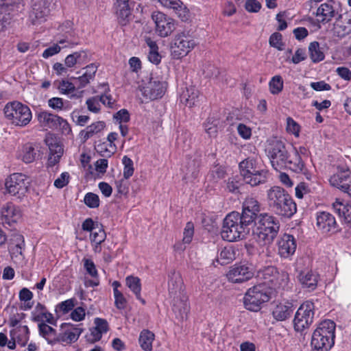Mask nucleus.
<instances>
[{
  "instance_id": "50",
  "label": "nucleus",
  "mask_w": 351,
  "mask_h": 351,
  "mask_svg": "<svg viewBox=\"0 0 351 351\" xmlns=\"http://www.w3.org/2000/svg\"><path fill=\"white\" fill-rule=\"evenodd\" d=\"M97 229L90 232V239L92 243L101 244L105 241L106 234L102 228H97Z\"/></svg>"
},
{
  "instance_id": "56",
  "label": "nucleus",
  "mask_w": 351,
  "mask_h": 351,
  "mask_svg": "<svg viewBox=\"0 0 351 351\" xmlns=\"http://www.w3.org/2000/svg\"><path fill=\"white\" fill-rule=\"evenodd\" d=\"M100 101L95 97H92L86 100L88 110L94 113H98L100 111Z\"/></svg>"
},
{
  "instance_id": "26",
  "label": "nucleus",
  "mask_w": 351,
  "mask_h": 351,
  "mask_svg": "<svg viewBox=\"0 0 351 351\" xmlns=\"http://www.w3.org/2000/svg\"><path fill=\"white\" fill-rule=\"evenodd\" d=\"M294 311L293 303L286 302L277 304L272 310L273 317L278 322L289 319Z\"/></svg>"
},
{
  "instance_id": "3",
  "label": "nucleus",
  "mask_w": 351,
  "mask_h": 351,
  "mask_svg": "<svg viewBox=\"0 0 351 351\" xmlns=\"http://www.w3.org/2000/svg\"><path fill=\"white\" fill-rule=\"evenodd\" d=\"M335 323L330 319L320 322L311 337L312 350L329 351L335 344Z\"/></svg>"
},
{
  "instance_id": "4",
  "label": "nucleus",
  "mask_w": 351,
  "mask_h": 351,
  "mask_svg": "<svg viewBox=\"0 0 351 351\" xmlns=\"http://www.w3.org/2000/svg\"><path fill=\"white\" fill-rule=\"evenodd\" d=\"M249 226L241 218L239 212H231L223 219L221 231V238L229 242L243 239L250 231Z\"/></svg>"
},
{
  "instance_id": "15",
  "label": "nucleus",
  "mask_w": 351,
  "mask_h": 351,
  "mask_svg": "<svg viewBox=\"0 0 351 351\" xmlns=\"http://www.w3.org/2000/svg\"><path fill=\"white\" fill-rule=\"evenodd\" d=\"M152 17L155 23L156 33L159 36L167 37L176 29L175 21L162 12H154Z\"/></svg>"
},
{
  "instance_id": "1",
  "label": "nucleus",
  "mask_w": 351,
  "mask_h": 351,
  "mask_svg": "<svg viewBox=\"0 0 351 351\" xmlns=\"http://www.w3.org/2000/svg\"><path fill=\"white\" fill-rule=\"evenodd\" d=\"M269 209L276 215L291 218L297 211L296 204L283 188L274 186L267 191Z\"/></svg>"
},
{
  "instance_id": "28",
  "label": "nucleus",
  "mask_w": 351,
  "mask_h": 351,
  "mask_svg": "<svg viewBox=\"0 0 351 351\" xmlns=\"http://www.w3.org/2000/svg\"><path fill=\"white\" fill-rule=\"evenodd\" d=\"M164 7L172 9L182 21L188 19L189 11L180 0H158Z\"/></svg>"
},
{
  "instance_id": "32",
  "label": "nucleus",
  "mask_w": 351,
  "mask_h": 351,
  "mask_svg": "<svg viewBox=\"0 0 351 351\" xmlns=\"http://www.w3.org/2000/svg\"><path fill=\"white\" fill-rule=\"evenodd\" d=\"M39 335L45 338L48 343L55 344L58 340V333L56 330L47 324L42 322L38 324Z\"/></svg>"
},
{
  "instance_id": "43",
  "label": "nucleus",
  "mask_w": 351,
  "mask_h": 351,
  "mask_svg": "<svg viewBox=\"0 0 351 351\" xmlns=\"http://www.w3.org/2000/svg\"><path fill=\"white\" fill-rule=\"evenodd\" d=\"M350 205L346 201L340 199H336L332 204L334 211L343 219L347 211H349Z\"/></svg>"
},
{
  "instance_id": "59",
  "label": "nucleus",
  "mask_w": 351,
  "mask_h": 351,
  "mask_svg": "<svg viewBox=\"0 0 351 351\" xmlns=\"http://www.w3.org/2000/svg\"><path fill=\"white\" fill-rule=\"evenodd\" d=\"M269 44L271 47H274L278 50H282V47L283 45L282 43V35L278 32L272 34L269 38Z\"/></svg>"
},
{
  "instance_id": "58",
  "label": "nucleus",
  "mask_w": 351,
  "mask_h": 351,
  "mask_svg": "<svg viewBox=\"0 0 351 351\" xmlns=\"http://www.w3.org/2000/svg\"><path fill=\"white\" fill-rule=\"evenodd\" d=\"M114 297L115 306L119 310L125 309L126 308L128 302L123 294L121 292H117V293L114 294Z\"/></svg>"
},
{
  "instance_id": "9",
  "label": "nucleus",
  "mask_w": 351,
  "mask_h": 351,
  "mask_svg": "<svg viewBox=\"0 0 351 351\" xmlns=\"http://www.w3.org/2000/svg\"><path fill=\"white\" fill-rule=\"evenodd\" d=\"M315 305L311 301L303 302L297 310L294 319V330L303 333L308 329L313 322Z\"/></svg>"
},
{
  "instance_id": "17",
  "label": "nucleus",
  "mask_w": 351,
  "mask_h": 351,
  "mask_svg": "<svg viewBox=\"0 0 351 351\" xmlns=\"http://www.w3.org/2000/svg\"><path fill=\"white\" fill-rule=\"evenodd\" d=\"M351 171L345 164H339L333 167V172L329 179L330 184L342 191L345 190L348 180L350 178Z\"/></svg>"
},
{
  "instance_id": "23",
  "label": "nucleus",
  "mask_w": 351,
  "mask_h": 351,
  "mask_svg": "<svg viewBox=\"0 0 351 351\" xmlns=\"http://www.w3.org/2000/svg\"><path fill=\"white\" fill-rule=\"evenodd\" d=\"M278 269L274 266L264 267L257 272V278L263 281L259 285H263L271 289L272 287H275L277 285H280L278 282Z\"/></svg>"
},
{
  "instance_id": "24",
  "label": "nucleus",
  "mask_w": 351,
  "mask_h": 351,
  "mask_svg": "<svg viewBox=\"0 0 351 351\" xmlns=\"http://www.w3.org/2000/svg\"><path fill=\"white\" fill-rule=\"evenodd\" d=\"M298 279L303 289L313 291L317 287L319 275L312 270H304L300 271Z\"/></svg>"
},
{
  "instance_id": "35",
  "label": "nucleus",
  "mask_w": 351,
  "mask_h": 351,
  "mask_svg": "<svg viewBox=\"0 0 351 351\" xmlns=\"http://www.w3.org/2000/svg\"><path fill=\"white\" fill-rule=\"evenodd\" d=\"M105 127L106 123L104 121H97L87 126L84 130H82L80 134L83 138L84 141H86L95 134H97L102 131Z\"/></svg>"
},
{
  "instance_id": "45",
  "label": "nucleus",
  "mask_w": 351,
  "mask_h": 351,
  "mask_svg": "<svg viewBox=\"0 0 351 351\" xmlns=\"http://www.w3.org/2000/svg\"><path fill=\"white\" fill-rule=\"evenodd\" d=\"M335 31L338 36L343 37L351 33V14L346 22L342 24L335 25Z\"/></svg>"
},
{
  "instance_id": "38",
  "label": "nucleus",
  "mask_w": 351,
  "mask_h": 351,
  "mask_svg": "<svg viewBox=\"0 0 351 351\" xmlns=\"http://www.w3.org/2000/svg\"><path fill=\"white\" fill-rule=\"evenodd\" d=\"M12 330L17 343L22 347L25 346L29 339V330L27 326H20Z\"/></svg>"
},
{
  "instance_id": "14",
  "label": "nucleus",
  "mask_w": 351,
  "mask_h": 351,
  "mask_svg": "<svg viewBox=\"0 0 351 351\" xmlns=\"http://www.w3.org/2000/svg\"><path fill=\"white\" fill-rule=\"evenodd\" d=\"M53 0H32L29 18L32 23L36 25L45 21L53 7Z\"/></svg>"
},
{
  "instance_id": "52",
  "label": "nucleus",
  "mask_w": 351,
  "mask_h": 351,
  "mask_svg": "<svg viewBox=\"0 0 351 351\" xmlns=\"http://www.w3.org/2000/svg\"><path fill=\"white\" fill-rule=\"evenodd\" d=\"M194 234V226L192 222H188L184 229L182 243L189 244L191 242Z\"/></svg>"
},
{
  "instance_id": "42",
  "label": "nucleus",
  "mask_w": 351,
  "mask_h": 351,
  "mask_svg": "<svg viewBox=\"0 0 351 351\" xmlns=\"http://www.w3.org/2000/svg\"><path fill=\"white\" fill-rule=\"evenodd\" d=\"M283 80L280 75L274 76L269 82V91L272 95H278L283 89Z\"/></svg>"
},
{
  "instance_id": "64",
  "label": "nucleus",
  "mask_w": 351,
  "mask_h": 351,
  "mask_svg": "<svg viewBox=\"0 0 351 351\" xmlns=\"http://www.w3.org/2000/svg\"><path fill=\"white\" fill-rule=\"evenodd\" d=\"M245 8L249 12H258L261 8V3L257 0H247Z\"/></svg>"
},
{
  "instance_id": "34",
  "label": "nucleus",
  "mask_w": 351,
  "mask_h": 351,
  "mask_svg": "<svg viewBox=\"0 0 351 351\" xmlns=\"http://www.w3.org/2000/svg\"><path fill=\"white\" fill-rule=\"evenodd\" d=\"M24 247L25 241L23 236L20 234H13L8 245V250L10 254L15 256L19 254L21 255Z\"/></svg>"
},
{
  "instance_id": "13",
  "label": "nucleus",
  "mask_w": 351,
  "mask_h": 351,
  "mask_svg": "<svg viewBox=\"0 0 351 351\" xmlns=\"http://www.w3.org/2000/svg\"><path fill=\"white\" fill-rule=\"evenodd\" d=\"M27 178L21 173H14L5 180V193L21 199L28 191Z\"/></svg>"
},
{
  "instance_id": "16",
  "label": "nucleus",
  "mask_w": 351,
  "mask_h": 351,
  "mask_svg": "<svg viewBox=\"0 0 351 351\" xmlns=\"http://www.w3.org/2000/svg\"><path fill=\"white\" fill-rule=\"evenodd\" d=\"M167 84L158 77H151L149 81L143 86L141 90L143 97L150 100L161 98L165 93Z\"/></svg>"
},
{
  "instance_id": "33",
  "label": "nucleus",
  "mask_w": 351,
  "mask_h": 351,
  "mask_svg": "<svg viewBox=\"0 0 351 351\" xmlns=\"http://www.w3.org/2000/svg\"><path fill=\"white\" fill-rule=\"evenodd\" d=\"M125 284L130 291L135 295L136 298L143 304H145V300L142 298L141 295V283L140 278L134 276H128L125 278Z\"/></svg>"
},
{
  "instance_id": "30",
  "label": "nucleus",
  "mask_w": 351,
  "mask_h": 351,
  "mask_svg": "<svg viewBox=\"0 0 351 351\" xmlns=\"http://www.w3.org/2000/svg\"><path fill=\"white\" fill-rule=\"evenodd\" d=\"M285 167L289 169L292 171L300 173L305 172V165L304 160L300 158V156H295V154L293 153V156L289 154L288 157L287 158L286 161H285V164L282 167Z\"/></svg>"
},
{
  "instance_id": "39",
  "label": "nucleus",
  "mask_w": 351,
  "mask_h": 351,
  "mask_svg": "<svg viewBox=\"0 0 351 351\" xmlns=\"http://www.w3.org/2000/svg\"><path fill=\"white\" fill-rule=\"evenodd\" d=\"M308 52L310 58L314 63L319 62L325 58L324 53L319 46V43L317 41L312 42L309 44Z\"/></svg>"
},
{
  "instance_id": "54",
  "label": "nucleus",
  "mask_w": 351,
  "mask_h": 351,
  "mask_svg": "<svg viewBox=\"0 0 351 351\" xmlns=\"http://www.w3.org/2000/svg\"><path fill=\"white\" fill-rule=\"evenodd\" d=\"M203 71L206 77L208 78H217L220 74L219 69L212 64H206Z\"/></svg>"
},
{
  "instance_id": "11",
  "label": "nucleus",
  "mask_w": 351,
  "mask_h": 351,
  "mask_svg": "<svg viewBox=\"0 0 351 351\" xmlns=\"http://www.w3.org/2000/svg\"><path fill=\"white\" fill-rule=\"evenodd\" d=\"M256 271V267L252 263L243 261L230 267L226 277L232 283H243L251 280Z\"/></svg>"
},
{
  "instance_id": "63",
  "label": "nucleus",
  "mask_w": 351,
  "mask_h": 351,
  "mask_svg": "<svg viewBox=\"0 0 351 351\" xmlns=\"http://www.w3.org/2000/svg\"><path fill=\"white\" fill-rule=\"evenodd\" d=\"M102 333L97 330L95 327L90 329V333L86 335V337L87 341L91 343H94L101 339Z\"/></svg>"
},
{
  "instance_id": "27",
  "label": "nucleus",
  "mask_w": 351,
  "mask_h": 351,
  "mask_svg": "<svg viewBox=\"0 0 351 351\" xmlns=\"http://www.w3.org/2000/svg\"><path fill=\"white\" fill-rule=\"evenodd\" d=\"M46 143L49 147V155L48 158V165L53 167L59 162L63 154L62 146L53 138L47 139Z\"/></svg>"
},
{
  "instance_id": "5",
  "label": "nucleus",
  "mask_w": 351,
  "mask_h": 351,
  "mask_svg": "<svg viewBox=\"0 0 351 351\" xmlns=\"http://www.w3.org/2000/svg\"><path fill=\"white\" fill-rule=\"evenodd\" d=\"M169 292L173 298L172 310L177 319L183 320L186 319L190 311V306L188 302V298L181 291V285L179 276H176L175 280L173 278L169 281Z\"/></svg>"
},
{
  "instance_id": "31",
  "label": "nucleus",
  "mask_w": 351,
  "mask_h": 351,
  "mask_svg": "<svg viewBox=\"0 0 351 351\" xmlns=\"http://www.w3.org/2000/svg\"><path fill=\"white\" fill-rule=\"evenodd\" d=\"M60 117L52 113L43 111L38 114V120L43 128L56 129L58 128V121Z\"/></svg>"
},
{
  "instance_id": "7",
  "label": "nucleus",
  "mask_w": 351,
  "mask_h": 351,
  "mask_svg": "<svg viewBox=\"0 0 351 351\" xmlns=\"http://www.w3.org/2000/svg\"><path fill=\"white\" fill-rule=\"evenodd\" d=\"M271 289L263 285H256L246 292L243 302L245 307L251 311H258L261 305L271 298Z\"/></svg>"
},
{
  "instance_id": "37",
  "label": "nucleus",
  "mask_w": 351,
  "mask_h": 351,
  "mask_svg": "<svg viewBox=\"0 0 351 351\" xmlns=\"http://www.w3.org/2000/svg\"><path fill=\"white\" fill-rule=\"evenodd\" d=\"M154 339V334L148 330H143L141 331L138 341L143 350L145 351H151L152 350V343Z\"/></svg>"
},
{
  "instance_id": "46",
  "label": "nucleus",
  "mask_w": 351,
  "mask_h": 351,
  "mask_svg": "<svg viewBox=\"0 0 351 351\" xmlns=\"http://www.w3.org/2000/svg\"><path fill=\"white\" fill-rule=\"evenodd\" d=\"M219 121L213 117H208L204 123L206 132L210 136H215L217 133V125Z\"/></svg>"
},
{
  "instance_id": "2",
  "label": "nucleus",
  "mask_w": 351,
  "mask_h": 351,
  "mask_svg": "<svg viewBox=\"0 0 351 351\" xmlns=\"http://www.w3.org/2000/svg\"><path fill=\"white\" fill-rule=\"evenodd\" d=\"M254 223L256 225L254 235L256 241L263 245L271 244L280 230L279 221L268 213H261Z\"/></svg>"
},
{
  "instance_id": "51",
  "label": "nucleus",
  "mask_w": 351,
  "mask_h": 351,
  "mask_svg": "<svg viewBox=\"0 0 351 351\" xmlns=\"http://www.w3.org/2000/svg\"><path fill=\"white\" fill-rule=\"evenodd\" d=\"M78 66L84 65L91 60V54L88 51L81 50L74 52Z\"/></svg>"
},
{
  "instance_id": "21",
  "label": "nucleus",
  "mask_w": 351,
  "mask_h": 351,
  "mask_svg": "<svg viewBox=\"0 0 351 351\" xmlns=\"http://www.w3.org/2000/svg\"><path fill=\"white\" fill-rule=\"evenodd\" d=\"M83 329L71 323H62L60 326V332L58 334L57 343H66L70 344L77 341Z\"/></svg>"
},
{
  "instance_id": "61",
  "label": "nucleus",
  "mask_w": 351,
  "mask_h": 351,
  "mask_svg": "<svg viewBox=\"0 0 351 351\" xmlns=\"http://www.w3.org/2000/svg\"><path fill=\"white\" fill-rule=\"evenodd\" d=\"M69 178V173L68 172H63L60 177L54 181V186L58 189H62L68 184Z\"/></svg>"
},
{
  "instance_id": "57",
  "label": "nucleus",
  "mask_w": 351,
  "mask_h": 351,
  "mask_svg": "<svg viewBox=\"0 0 351 351\" xmlns=\"http://www.w3.org/2000/svg\"><path fill=\"white\" fill-rule=\"evenodd\" d=\"M113 118L117 122L121 124V123L128 122L130 121V117L129 112L126 109H121L113 115Z\"/></svg>"
},
{
  "instance_id": "48",
  "label": "nucleus",
  "mask_w": 351,
  "mask_h": 351,
  "mask_svg": "<svg viewBox=\"0 0 351 351\" xmlns=\"http://www.w3.org/2000/svg\"><path fill=\"white\" fill-rule=\"evenodd\" d=\"M75 298H71L59 303L56 306V312L57 313L60 312L62 314L69 313L75 306Z\"/></svg>"
},
{
  "instance_id": "19",
  "label": "nucleus",
  "mask_w": 351,
  "mask_h": 351,
  "mask_svg": "<svg viewBox=\"0 0 351 351\" xmlns=\"http://www.w3.org/2000/svg\"><path fill=\"white\" fill-rule=\"evenodd\" d=\"M278 254L283 258H290L295 252L297 241L295 238L289 234H284L277 241Z\"/></svg>"
},
{
  "instance_id": "25",
  "label": "nucleus",
  "mask_w": 351,
  "mask_h": 351,
  "mask_svg": "<svg viewBox=\"0 0 351 351\" xmlns=\"http://www.w3.org/2000/svg\"><path fill=\"white\" fill-rule=\"evenodd\" d=\"M337 3L333 0H328L322 3L317 9L316 16L321 17V22L326 23L332 19L337 14L336 11Z\"/></svg>"
},
{
  "instance_id": "60",
  "label": "nucleus",
  "mask_w": 351,
  "mask_h": 351,
  "mask_svg": "<svg viewBox=\"0 0 351 351\" xmlns=\"http://www.w3.org/2000/svg\"><path fill=\"white\" fill-rule=\"evenodd\" d=\"M287 130L296 136H298L300 125L291 117H288L287 119Z\"/></svg>"
},
{
  "instance_id": "8",
  "label": "nucleus",
  "mask_w": 351,
  "mask_h": 351,
  "mask_svg": "<svg viewBox=\"0 0 351 351\" xmlns=\"http://www.w3.org/2000/svg\"><path fill=\"white\" fill-rule=\"evenodd\" d=\"M3 110L5 116L18 126L27 125L32 117L29 108L16 101L8 103Z\"/></svg>"
},
{
  "instance_id": "40",
  "label": "nucleus",
  "mask_w": 351,
  "mask_h": 351,
  "mask_svg": "<svg viewBox=\"0 0 351 351\" xmlns=\"http://www.w3.org/2000/svg\"><path fill=\"white\" fill-rule=\"evenodd\" d=\"M37 151L30 143L25 145L22 149L21 159L25 163L34 162L38 157Z\"/></svg>"
},
{
  "instance_id": "22",
  "label": "nucleus",
  "mask_w": 351,
  "mask_h": 351,
  "mask_svg": "<svg viewBox=\"0 0 351 351\" xmlns=\"http://www.w3.org/2000/svg\"><path fill=\"white\" fill-rule=\"evenodd\" d=\"M21 216V209L11 202L3 205L1 209V220L3 224L12 226L17 223Z\"/></svg>"
},
{
  "instance_id": "41",
  "label": "nucleus",
  "mask_w": 351,
  "mask_h": 351,
  "mask_svg": "<svg viewBox=\"0 0 351 351\" xmlns=\"http://www.w3.org/2000/svg\"><path fill=\"white\" fill-rule=\"evenodd\" d=\"M199 97V91L194 87L187 88L182 98L185 99L186 105L191 108L195 105Z\"/></svg>"
},
{
  "instance_id": "55",
  "label": "nucleus",
  "mask_w": 351,
  "mask_h": 351,
  "mask_svg": "<svg viewBox=\"0 0 351 351\" xmlns=\"http://www.w3.org/2000/svg\"><path fill=\"white\" fill-rule=\"evenodd\" d=\"M241 184L237 177L230 178L226 182V189L233 193H239Z\"/></svg>"
},
{
  "instance_id": "44",
  "label": "nucleus",
  "mask_w": 351,
  "mask_h": 351,
  "mask_svg": "<svg viewBox=\"0 0 351 351\" xmlns=\"http://www.w3.org/2000/svg\"><path fill=\"white\" fill-rule=\"evenodd\" d=\"M23 0H0V9L1 12H8L17 10L19 5Z\"/></svg>"
},
{
  "instance_id": "62",
  "label": "nucleus",
  "mask_w": 351,
  "mask_h": 351,
  "mask_svg": "<svg viewBox=\"0 0 351 351\" xmlns=\"http://www.w3.org/2000/svg\"><path fill=\"white\" fill-rule=\"evenodd\" d=\"M58 89L62 93L68 94L73 92L75 89V85L68 80H62L58 86Z\"/></svg>"
},
{
  "instance_id": "36",
  "label": "nucleus",
  "mask_w": 351,
  "mask_h": 351,
  "mask_svg": "<svg viewBox=\"0 0 351 351\" xmlns=\"http://www.w3.org/2000/svg\"><path fill=\"white\" fill-rule=\"evenodd\" d=\"M236 258V252L232 246L223 247L217 258V261L221 265H225Z\"/></svg>"
},
{
  "instance_id": "47",
  "label": "nucleus",
  "mask_w": 351,
  "mask_h": 351,
  "mask_svg": "<svg viewBox=\"0 0 351 351\" xmlns=\"http://www.w3.org/2000/svg\"><path fill=\"white\" fill-rule=\"evenodd\" d=\"M122 163L124 165L123 178L125 180L129 179L134 173V163L131 158L127 156H124L122 158Z\"/></svg>"
},
{
  "instance_id": "6",
  "label": "nucleus",
  "mask_w": 351,
  "mask_h": 351,
  "mask_svg": "<svg viewBox=\"0 0 351 351\" xmlns=\"http://www.w3.org/2000/svg\"><path fill=\"white\" fill-rule=\"evenodd\" d=\"M241 176L246 184L252 186L264 184L267 180V171L261 169L254 158H247L239 163Z\"/></svg>"
},
{
  "instance_id": "49",
  "label": "nucleus",
  "mask_w": 351,
  "mask_h": 351,
  "mask_svg": "<svg viewBox=\"0 0 351 351\" xmlns=\"http://www.w3.org/2000/svg\"><path fill=\"white\" fill-rule=\"evenodd\" d=\"M84 204L90 208H96L99 206V198L97 194L88 193L84 198Z\"/></svg>"
},
{
  "instance_id": "18",
  "label": "nucleus",
  "mask_w": 351,
  "mask_h": 351,
  "mask_svg": "<svg viewBox=\"0 0 351 351\" xmlns=\"http://www.w3.org/2000/svg\"><path fill=\"white\" fill-rule=\"evenodd\" d=\"M260 204L258 200L252 197H247L242 205L241 218L249 226L252 225L259 215Z\"/></svg>"
},
{
  "instance_id": "29",
  "label": "nucleus",
  "mask_w": 351,
  "mask_h": 351,
  "mask_svg": "<svg viewBox=\"0 0 351 351\" xmlns=\"http://www.w3.org/2000/svg\"><path fill=\"white\" fill-rule=\"evenodd\" d=\"M114 8L119 23L122 25H125L129 21L132 12L129 0H117Z\"/></svg>"
},
{
  "instance_id": "53",
  "label": "nucleus",
  "mask_w": 351,
  "mask_h": 351,
  "mask_svg": "<svg viewBox=\"0 0 351 351\" xmlns=\"http://www.w3.org/2000/svg\"><path fill=\"white\" fill-rule=\"evenodd\" d=\"M84 267L86 272L93 278H97L98 276L97 270L94 262L89 258H83Z\"/></svg>"
},
{
  "instance_id": "20",
  "label": "nucleus",
  "mask_w": 351,
  "mask_h": 351,
  "mask_svg": "<svg viewBox=\"0 0 351 351\" xmlns=\"http://www.w3.org/2000/svg\"><path fill=\"white\" fill-rule=\"evenodd\" d=\"M316 220L317 228L323 234H334L339 230V226L335 217L328 212L317 213Z\"/></svg>"
},
{
  "instance_id": "12",
  "label": "nucleus",
  "mask_w": 351,
  "mask_h": 351,
  "mask_svg": "<svg viewBox=\"0 0 351 351\" xmlns=\"http://www.w3.org/2000/svg\"><path fill=\"white\" fill-rule=\"evenodd\" d=\"M265 151L270 159L272 167L276 170L282 167L289 154L285 143L276 137L268 141Z\"/></svg>"
},
{
  "instance_id": "10",
  "label": "nucleus",
  "mask_w": 351,
  "mask_h": 351,
  "mask_svg": "<svg viewBox=\"0 0 351 351\" xmlns=\"http://www.w3.org/2000/svg\"><path fill=\"white\" fill-rule=\"evenodd\" d=\"M196 45L194 39L184 32L178 33L171 42L170 51L173 59L186 56Z\"/></svg>"
}]
</instances>
